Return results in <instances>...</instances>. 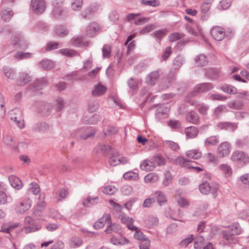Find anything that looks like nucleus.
Returning a JSON list of instances; mask_svg holds the SVG:
<instances>
[{"instance_id":"nucleus-44","label":"nucleus","mask_w":249,"mask_h":249,"mask_svg":"<svg viewBox=\"0 0 249 249\" xmlns=\"http://www.w3.org/2000/svg\"><path fill=\"white\" fill-rule=\"evenodd\" d=\"M124 178L128 180H136L139 178L138 173L133 171H128L124 174Z\"/></svg>"},{"instance_id":"nucleus-38","label":"nucleus","mask_w":249,"mask_h":249,"mask_svg":"<svg viewBox=\"0 0 249 249\" xmlns=\"http://www.w3.org/2000/svg\"><path fill=\"white\" fill-rule=\"evenodd\" d=\"M59 52L65 56L68 57H72L76 55H79V54L77 52L69 49H62L59 50Z\"/></svg>"},{"instance_id":"nucleus-36","label":"nucleus","mask_w":249,"mask_h":249,"mask_svg":"<svg viewBox=\"0 0 249 249\" xmlns=\"http://www.w3.org/2000/svg\"><path fill=\"white\" fill-rule=\"evenodd\" d=\"M204 242L205 239L203 236H197L194 242V248L195 249H201L204 245Z\"/></svg>"},{"instance_id":"nucleus-42","label":"nucleus","mask_w":249,"mask_h":249,"mask_svg":"<svg viewBox=\"0 0 249 249\" xmlns=\"http://www.w3.org/2000/svg\"><path fill=\"white\" fill-rule=\"evenodd\" d=\"M40 67L44 70H50L53 68V63L50 60L44 59L39 64Z\"/></svg>"},{"instance_id":"nucleus-6","label":"nucleus","mask_w":249,"mask_h":249,"mask_svg":"<svg viewBox=\"0 0 249 249\" xmlns=\"http://www.w3.org/2000/svg\"><path fill=\"white\" fill-rule=\"evenodd\" d=\"M175 163L179 165L184 167L188 168L189 169H194L195 170H196L197 172L202 171L203 170V169L201 167L193 166L192 165L193 163L189 160H188L180 157H178L177 158H176L175 160Z\"/></svg>"},{"instance_id":"nucleus-50","label":"nucleus","mask_w":249,"mask_h":249,"mask_svg":"<svg viewBox=\"0 0 249 249\" xmlns=\"http://www.w3.org/2000/svg\"><path fill=\"white\" fill-rule=\"evenodd\" d=\"M221 89L224 92L228 94H235L237 91V89L229 85H224Z\"/></svg>"},{"instance_id":"nucleus-3","label":"nucleus","mask_w":249,"mask_h":249,"mask_svg":"<svg viewBox=\"0 0 249 249\" xmlns=\"http://www.w3.org/2000/svg\"><path fill=\"white\" fill-rule=\"evenodd\" d=\"M231 160L239 164H246L249 162V157L244 152L236 151L233 152L231 158Z\"/></svg>"},{"instance_id":"nucleus-60","label":"nucleus","mask_w":249,"mask_h":249,"mask_svg":"<svg viewBox=\"0 0 249 249\" xmlns=\"http://www.w3.org/2000/svg\"><path fill=\"white\" fill-rule=\"evenodd\" d=\"M32 54L29 53L24 52H17L15 55V57L18 60L30 58L32 56Z\"/></svg>"},{"instance_id":"nucleus-47","label":"nucleus","mask_w":249,"mask_h":249,"mask_svg":"<svg viewBox=\"0 0 249 249\" xmlns=\"http://www.w3.org/2000/svg\"><path fill=\"white\" fill-rule=\"evenodd\" d=\"M71 42L73 46L77 47L82 46L84 44L83 39L82 36H76L73 37L71 39Z\"/></svg>"},{"instance_id":"nucleus-32","label":"nucleus","mask_w":249,"mask_h":249,"mask_svg":"<svg viewBox=\"0 0 249 249\" xmlns=\"http://www.w3.org/2000/svg\"><path fill=\"white\" fill-rule=\"evenodd\" d=\"M202 156L201 152L199 149L189 150L186 152V156L189 158L197 160Z\"/></svg>"},{"instance_id":"nucleus-22","label":"nucleus","mask_w":249,"mask_h":249,"mask_svg":"<svg viewBox=\"0 0 249 249\" xmlns=\"http://www.w3.org/2000/svg\"><path fill=\"white\" fill-rule=\"evenodd\" d=\"M49 128V125L45 122L36 123L33 126V130L36 132H44Z\"/></svg>"},{"instance_id":"nucleus-2","label":"nucleus","mask_w":249,"mask_h":249,"mask_svg":"<svg viewBox=\"0 0 249 249\" xmlns=\"http://www.w3.org/2000/svg\"><path fill=\"white\" fill-rule=\"evenodd\" d=\"M213 85L211 83H203L197 85L194 90L188 93L186 97L187 101L192 106L198 105L197 102L189 100V98L196 96L199 93L207 92L213 89Z\"/></svg>"},{"instance_id":"nucleus-40","label":"nucleus","mask_w":249,"mask_h":249,"mask_svg":"<svg viewBox=\"0 0 249 249\" xmlns=\"http://www.w3.org/2000/svg\"><path fill=\"white\" fill-rule=\"evenodd\" d=\"M55 33L57 36L63 37L68 35V31L64 26L60 25L56 27Z\"/></svg>"},{"instance_id":"nucleus-16","label":"nucleus","mask_w":249,"mask_h":249,"mask_svg":"<svg viewBox=\"0 0 249 249\" xmlns=\"http://www.w3.org/2000/svg\"><path fill=\"white\" fill-rule=\"evenodd\" d=\"M13 15L14 13L10 8H2L1 10V18L5 22L9 21Z\"/></svg>"},{"instance_id":"nucleus-61","label":"nucleus","mask_w":249,"mask_h":249,"mask_svg":"<svg viewBox=\"0 0 249 249\" xmlns=\"http://www.w3.org/2000/svg\"><path fill=\"white\" fill-rule=\"evenodd\" d=\"M183 216V212L180 210H178L177 213H172L170 215V217L175 221H179L184 222L182 220H180L179 218H181Z\"/></svg>"},{"instance_id":"nucleus-29","label":"nucleus","mask_w":249,"mask_h":249,"mask_svg":"<svg viewBox=\"0 0 249 249\" xmlns=\"http://www.w3.org/2000/svg\"><path fill=\"white\" fill-rule=\"evenodd\" d=\"M11 42L13 45H18L21 48H24L27 46V44H25V41L22 36H13L11 38Z\"/></svg>"},{"instance_id":"nucleus-54","label":"nucleus","mask_w":249,"mask_h":249,"mask_svg":"<svg viewBox=\"0 0 249 249\" xmlns=\"http://www.w3.org/2000/svg\"><path fill=\"white\" fill-rule=\"evenodd\" d=\"M165 178L163 181V184L165 186H167L169 185L172 180V175L171 173L169 171H167L164 174Z\"/></svg>"},{"instance_id":"nucleus-43","label":"nucleus","mask_w":249,"mask_h":249,"mask_svg":"<svg viewBox=\"0 0 249 249\" xmlns=\"http://www.w3.org/2000/svg\"><path fill=\"white\" fill-rule=\"evenodd\" d=\"M220 169L226 177L230 176L232 174V169L230 166L227 164H222L219 166Z\"/></svg>"},{"instance_id":"nucleus-5","label":"nucleus","mask_w":249,"mask_h":249,"mask_svg":"<svg viewBox=\"0 0 249 249\" xmlns=\"http://www.w3.org/2000/svg\"><path fill=\"white\" fill-rule=\"evenodd\" d=\"M217 130H226L234 132L237 128V124L228 122H221L217 123L215 125Z\"/></svg>"},{"instance_id":"nucleus-26","label":"nucleus","mask_w":249,"mask_h":249,"mask_svg":"<svg viewBox=\"0 0 249 249\" xmlns=\"http://www.w3.org/2000/svg\"><path fill=\"white\" fill-rule=\"evenodd\" d=\"M2 71L7 78L10 79H15L16 75V71L14 69L8 66H4L2 68Z\"/></svg>"},{"instance_id":"nucleus-51","label":"nucleus","mask_w":249,"mask_h":249,"mask_svg":"<svg viewBox=\"0 0 249 249\" xmlns=\"http://www.w3.org/2000/svg\"><path fill=\"white\" fill-rule=\"evenodd\" d=\"M83 0H72L71 4V8L75 11H78L81 9Z\"/></svg>"},{"instance_id":"nucleus-41","label":"nucleus","mask_w":249,"mask_h":249,"mask_svg":"<svg viewBox=\"0 0 249 249\" xmlns=\"http://www.w3.org/2000/svg\"><path fill=\"white\" fill-rule=\"evenodd\" d=\"M31 205L27 201H23L20 203L19 205L17 208V211L20 213L25 212L30 208Z\"/></svg>"},{"instance_id":"nucleus-39","label":"nucleus","mask_w":249,"mask_h":249,"mask_svg":"<svg viewBox=\"0 0 249 249\" xmlns=\"http://www.w3.org/2000/svg\"><path fill=\"white\" fill-rule=\"evenodd\" d=\"M99 198L97 196L91 197L89 196L83 202V205L85 207H89L90 205H93L98 203Z\"/></svg>"},{"instance_id":"nucleus-59","label":"nucleus","mask_w":249,"mask_h":249,"mask_svg":"<svg viewBox=\"0 0 249 249\" xmlns=\"http://www.w3.org/2000/svg\"><path fill=\"white\" fill-rule=\"evenodd\" d=\"M121 191L123 195L125 196L131 195L133 193V188L128 185H124L122 186Z\"/></svg>"},{"instance_id":"nucleus-46","label":"nucleus","mask_w":249,"mask_h":249,"mask_svg":"<svg viewBox=\"0 0 249 249\" xmlns=\"http://www.w3.org/2000/svg\"><path fill=\"white\" fill-rule=\"evenodd\" d=\"M219 142L218 137L217 136H212L207 138L205 141V143L207 145H216Z\"/></svg>"},{"instance_id":"nucleus-18","label":"nucleus","mask_w":249,"mask_h":249,"mask_svg":"<svg viewBox=\"0 0 249 249\" xmlns=\"http://www.w3.org/2000/svg\"><path fill=\"white\" fill-rule=\"evenodd\" d=\"M99 25L94 22L89 23L87 28V34L90 37L93 36L99 30Z\"/></svg>"},{"instance_id":"nucleus-49","label":"nucleus","mask_w":249,"mask_h":249,"mask_svg":"<svg viewBox=\"0 0 249 249\" xmlns=\"http://www.w3.org/2000/svg\"><path fill=\"white\" fill-rule=\"evenodd\" d=\"M183 62V58L179 55L177 56L173 61L174 68L175 69H178L182 66Z\"/></svg>"},{"instance_id":"nucleus-23","label":"nucleus","mask_w":249,"mask_h":249,"mask_svg":"<svg viewBox=\"0 0 249 249\" xmlns=\"http://www.w3.org/2000/svg\"><path fill=\"white\" fill-rule=\"evenodd\" d=\"M219 71L217 69L209 68L206 70L205 75L209 79L214 80L219 77Z\"/></svg>"},{"instance_id":"nucleus-52","label":"nucleus","mask_w":249,"mask_h":249,"mask_svg":"<svg viewBox=\"0 0 249 249\" xmlns=\"http://www.w3.org/2000/svg\"><path fill=\"white\" fill-rule=\"evenodd\" d=\"M99 107L98 103L96 101H90L88 104V110L90 112L96 111Z\"/></svg>"},{"instance_id":"nucleus-15","label":"nucleus","mask_w":249,"mask_h":249,"mask_svg":"<svg viewBox=\"0 0 249 249\" xmlns=\"http://www.w3.org/2000/svg\"><path fill=\"white\" fill-rule=\"evenodd\" d=\"M11 186L16 190H20L23 187V183L21 180L15 176L11 175L8 178Z\"/></svg>"},{"instance_id":"nucleus-7","label":"nucleus","mask_w":249,"mask_h":249,"mask_svg":"<svg viewBox=\"0 0 249 249\" xmlns=\"http://www.w3.org/2000/svg\"><path fill=\"white\" fill-rule=\"evenodd\" d=\"M52 14L55 18L63 19L69 16V12L64 7H53Z\"/></svg>"},{"instance_id":"nucleus-30","label":"nucleus","mask_w":249,"mask_h":249,"mask_svg":"<svg viewBox=\"0 0 249 249\" xmlns=\"http://www.w3.org/2000/svg\"><path fill=\"white\" fill-rule=\"evenodd\" d=\"M41 225L36 222L34 223V224L25 226V227L23 228V230L26 233H29L31 232L38 231L41 229Z\"/></svg>"},{"instance_id":"nucleus-27","label":"nucleus","mask_w":249,"mask_h":249,"mask_svg":"<svg viewBox=\"0 0 249 249\" xmlns=\"http://www.w3.org/2000/svg\"><path fill=\"white\" fill-rule=\"evenodd\" d=\"M174 80L173 76H167L163 78L160 84V88L161 90H165L168 88Z\"/></svg>"},{"instance_id":"nucleus-25","label":"nucleus","mask_w":249,"mask_h":249,"mask_svg":"<svg viewBox=\"0 0 249 249\" xmlns=\"http://www.w3.org/2000/svg\"><path fill=\"white\" fill-rule=\"evenodd\" d=\"M168 111L169 109L168 107L163 106H160L156 109L155 116L157 119H160L164 118Z\"/></svg>"},{"instance_id":"nucleus-9","label":"nucleus","mask_w":249,"mask_h":249,"mask_svg":"<svg viewBox=\"0 0 249 249\" xmlns=\"http://www.w3.org/2000/svg\"><path fill=\"white\" fill-rule=\"evenodd\" d=\"M231 152V145L227 142H222L217 148V153L221 158L225 157L229 155Z\"/></svg>"},{"instance_id":"nucleus-62","label":"nucleus","mask_w":249,"mask_h":249,"mask_svg":"<svg viewBox=\"0 0 249 249\" xmlns=\"http://www.w3.org/2000/svg\"><path fill=\"white\" fill-rule=\"evenodd\" d=\"M168 124L173 129H178L181 127V123L178 120H170L168 121Z\"/></svg>"},{"instance_id":"nucleus-17","label":"nucleus","mask_w":249,"mask_h":249,"mask_svg":"<svg viewBox=\"0 0 249 249\" xmlns=\"http://www.w3.org/2000/svg\"><path fill=\"white\" fill-rule=\"evenodd\" d=\"M107 88L101 84L99 83L94 87L92 91V95L94 96L98 97L104 94L107 91Z\"/></svg>"},{"instance_id":"nucleus-12","label":"nucleus","mask_w":249,"mask_h":249,"mask_svg":"<svg viewBox=\"0 0 249 249\" xmlns=\"http://www.w3.org/2000/svg\"><path fill=\"white\" fill-rule=\"evenodd\" d=\"M3 142L6 145H9L12 149H18V142L16 139L11 135H5L3 136Z\"/></svg>"},{"instance_id":"nucleus-57","label":"nucleus","mask_w":249,"mask_h":249,"mask_svg":"<svg viewBox=\"0 0 249 249\" xmlns=\"http://www.w3.org/2000/svg\"><path fill=\"white\" fill-rule=\"evenodd\" d=\"M111 48L109 45H105L102 48L103 56L104 58H109L110 56Z\"/></svg>"},{"instance_id":"nucleus-34","label":"nucleus","mask_w":249,"mask_h":249,"mask_svg":"<svg viewBox=\"0 0 249 249\" xmlns=\"http://www.w3.org/2000/svg\"><path fill=\"white\" fill-rule=\"evenodd\" d=\"M199 189L202 194L208 195L211 192V186L208 182L205 181L199 185Z\"/></svg>"},{"instance_id":"nucleus-53","label":"nucleus","mask_w":249,"mask_h":249,"mask_svg":"<svg viewBox=\"0 0 249 249\" xmlns=\"http://www.w3.org/2000/svg\"><path fill=\"white\" fill-rule=\"evenodd\" d=\"M166 29L158 30L154 32V36L158 40H160L166 34Z\"/></svg>"},{"instance_id":"nucleus-1","label":"nucleus","mask_w":249,"mask_h":249,"mask_svg":"<svg viewBox=\"0 0 249 249\" xmlns=\"http://www.w3.org/2000/svg\"><path fill=\"white\" fill-rule=\"evenodd\" d=\"M228 230L222 231L223 238L230 244H234L238 242L236 235H240L242 230L238 223H234L228 227Z\"/></svg>"},{"instance_id":"nucleus-35","label":"nucleus","mask_w":249,"mask_h":249,"mask_svg":"<svg viewBox=\"0 0 249 249\" xmlns=\"http://www.w3.org/2000/svg\"><path fill=\"white\" fill-rule=\"evenodd\" d=\"M110 149L111 147L108 145L100 144L96 147L94 151L97 153L101 152L103 154L105 155L109 152Z\"/></svg>"},{"instance_id":"nucleus-55","label":"nucleus","mask_w":249,"mask_h":249,"mask_svg":"<svg viewBox=\"0 0 249 249\" xmlns=\"http://www.w3.org/2000/svg\"><path fill=\"white\" fill-rule=\"evenodd\" d=\"M6 112L4 107V99L3 95L0 93V118L4 116Z\"/></svg>"},{"instance_id":"nucleus-33","label":"nucleus","mask_w":249,"mask_h":249,"mask_svg":"<svg viewBox=\"0 0 249 249\" xmlns=\"http://www.w3.org/2000/svg\"><path fill=\"white\" fill-rule=\"evenodd\" d=\"M195 61L197 65L200 66H204L208 63L207 56L203 54H200L196 56L195 58Z\"/></svg>"},{"instance_id":"nucleus-13","label":"nucleus","mask_w":249,"mask_h":249,"mask_svg":"<svg viewBox=\"0 0 249 249\" xmlns=\"http://www.w3.org/2000/svg\"><path fill=\"white\" fill-rule=\"evenodd\" d=\"M160 70H156L148 74L146 77V82L151 86L155 85L160 77Z\"/></svg>"},{"instance_id":"nucleus-8","label":"nucleus","mask_w":249,"mask_h":249,"mask_svg":"<svg viewBox=\"0 0 249 249\" xmlns=\"http://www.w3.org/2000/svg\"><path fill=\"white\" fill-rule=\"evenodd\" d=\"M212 2L210 0L204 2L200 7V16L202 19L207 20L209 17V11L211 7Z\"/></svg>"},{"instance_id":"nucleus-19","label":"nucleus","mask_w":249,"mask_h":249,"mask_svg":"<svg viewBox=\"0 0 249 249\" xmlns=\"http://www.w3.org/2000/svg\"><path fill=\"white\" fill-rule=\"evenodd\" d=\"M31 80V78L27 73L21 72L19 74L17 83L20 86H24L30 82Z\"/></svg>"},{"instance_id":"nucleus-45","label":"nucleus","mask_w":249,"mask_h":249,"mask_svg":"<svg viewBox=\"0 0 249 249\" xmlns=\"http://www.w3.org/2000/svg\"><path fill=\"white\" fill-rule=\"evenodd\" d=\"M231 2V0H222L218 5V8L219 10H226L230 7Z\"/></svg>"},{"instance_id":"nucleus-21","label":"nucleus","mask_w":249,"mask_h":249,"mask_svg":"<svg viewBox=\"0 0 249 249\" xmlns=\"http://www.w3.org/2000/svg\"><path fill=\"white\" fill-rule=\"evenodd\" d=\"M156 165L155 163L149 160H145L140 164V168L142 170L149 171H152L155 168Z\"/></svg>"},{"instance_id":"nucleus-10","label":"nucleus","mask_w":249,"mask_h":249,"mask_svg":"<svg viewBox=\"0 0 249 249\" xmlns=\"http://www.w3.org/2000/svg\"><path fill=\"white\" fill-rule=\"evenodd\" d=\"M109 162L111 166H115L119 164H126L128 162V160L125 157L112 154L109 158Z\"/></svg>"},{"instance_id":"nucleus-58","label":"nucleus","mask_w":249,"mask_h":249,"mask_svg":"<svg viewBox=\"0 0 249 249\" xmlns=\"http://www.w3.org/2000/svg\"><path fill=\"white\" fill-rule=\"evenodd\" d=\"M163 143L167 147L175 151L177 150L179 148L178 144L171 141H165Z\"/></svg>"},{"instance_id":"nucleus-24","label":"nucleus","mask_w":249,"mask_h":249,"mask_svg":"<svg viewBox=\"0 0 249 249\" xmlns=\"http://www.w3.org/2000/svg\"><path fill=\"white\" fill-rule=\"evenodd\" d=\"M186 119L190 123L197 124L199 121V117L196 112L190 111L186 114Z\"/></svg>"},{"instance_id":"nucleus-31","label":"nucleus","mask_w":249,"mask_h":249,"mask_svg":"<svg viewBox=\"0 0 249 249\" xmlns=\"http://www.w3.org/2000/svg\"><path fill=\"white\" fill-rule=\"evenodd\" d=\"M154 196L157 201L160 205H162L167 201L165 195L161 191H158L155 192L154 193Z\"/></svg>"},{"instance_id":"nucleus-64","label":"nucleus","mask_w":249,"mask_h":249,"mask_svg":"<svg viewBox=\"0 0 249 249\" xmlns=\"http://www.w3.org/2000/svg\"><path fill=\"white\" fill-rule=\"evenodd\" d=\"M127 84L130 89L135 90L138 89V83L133 78H131L128 80Z\"/></svg>"},{"instance_id":"nucleus-14","label":"nucleus","mask_w":249,"mask_h":249,"mask_svg":"<svg viewBox=\"0 0 249 249\" xmlns=\"http://www.w3.org/2000/svg\"><path fill=\"white\" fill-rule=\"evenodd\" d=\"M48 84V81L46 78L43 77L37 79L33 83L31 88V90L33 91H36L41 89L43 87L46 86Z\"/></svg>"},{"instance_id":"nucleus-37","label":"nucleus","mask_w":249,"mask_h":249,"mask_svg":"<svg viewBox=\"0 0 249 249\" xmlns=\"http://www.w3.org/2000/svg\"><path fill=\"white\" fill-rule=\"evenodd\" d=\"M158 175L155 173H151L144 177V181L146 183H154L159 180Z\"/></svg>"},{"instance_id":"nucleus-28","label":"nucleus","mask_w":249,"mask_h":249,"mask_svg":"<svg viewBox=\"0 0 249 249\" xmlns=\"http://www.w3.org/2000/svg\"><path fill=\"white\" fill-rule=\"evenodd\" d=\"M110 219V216L108 214H104L102 217L96 221L93 227L96 230L103 228L105 225L107 219Z\"/></svg>"},{"instance_id":"nucleus-11","label":"nucleus","mask_w":249,"mask_h":249,"mask_svg":"<svg viewBox=\"0 0 249 249\" xmlns=\"http://www.w3.org/2000/svg\"><path fill=\"white\" fill-rule=\"evenodd\" d=\"M211 35L215 40L221 41L224 38L225 33L221 27L216 26L212 29Z\"/></svg>"},{"instance_id":"nucleus-63","label":"nucleus","mask_w":249,"mask_h":249,"mask_svg":"<svg viewBox=\"0 0 249 249\" xmlns=\"http://www.w3.org/2000/svg\"><path fill=\"white\" fill-rule=\"evenodd\" d=\"M119 230V228H118V226L115 224H110L107 228L106 229L105 231L107 233H110L112 231L114 232H117L118 230Z\"/></svg>"},{"instance_id":"nucleus-48","label":"nucleus","mask_w":249,"mask_h":249,"mask_svg":"<svg viewBox=\"0 0 249 249\" xmlns=\"http://www.w3.org/2000/svg\"><path fill=\"white\" fill-rule=\"evenodd\" d=\"M82 244L81 239L78 237H73L71 239L70 245L72 248L79 247Z\"/></svg>"},{"instance_id":"nucleus-56","label":"nucleus","mask_w":249,"mask_h":249,"mask_svg":"<svg viewBox=\"0 0 249 249\" xmlns=\"http://www.w3.org/2000/svg\"><path fill=\"white\" fill-rule=\"evenodd\" d=\"M184 35L182 33H174L170 34L169 36V39L170 42H173L184 37Z\"/></svg>"},{"instance_id":"nucleus-4","label":"nucleus","mask_w":249,"mask_h":249,"mask_svg":"<svg viewBox=\"0 0 249 249\" xmlns=\"http://www.w3.org/2000/svg\"><path fill=\"white\" fill-rule=\"evenodd\" d=\"M31 7L35 14L43 13L46 9V4L44 0H32Z\"/></svg>"},{"instance_id":"nucleus-20","label":"nucleus","mask_w":249,"mask_h":249,"mask_svg":"<svg viewBox=\"0 0 249 249\" xmlns=\"http://www.w3.org/2000/svg\"><path fill=\"white\" fill-rule=\"evenodd\" d=\"M185 132L187 138L193 139L196 138L198 134V129L197 127L191 126L185 129Z\"/></svg>"}]
</instances>
